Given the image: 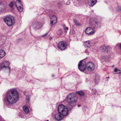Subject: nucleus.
I'll list each match as a JSON object with an SVG mask.
<instances>
[{
    "instance_id": "58836bf2",
    "label": "nucleus",
    "mask_w": 121,
    "mask_h": 121,
    "mask_svg": "<svg viewBox=\"0 0 121 121\" xmlns=\"http://www.w3.org/2000/svg\"><path fill=\"white\" fill-rule=\"evenodd\" d=\"M107 81H108V79H107Z\"/></svg>"
},
{
    "instance_id": "39448f33",
    "label": "nucleus",
    "mask_w": 121,
    "mask_h": 121,
    "mask_svg": "<svg viewBox=\"0 0 121 121\" xmlns=\"http://www.w3.org/2000/svg\"><path fill=\"white\" fill-rule=\"evenodd\" d=\"M79 69L82 71H83L86 68V62L83 60H82L79 62L78 65Z\"/></svg>"
},
{
    "instance_id": "393cba45",
    "label": "nucleus",
    "mask_w": 121,
    "mask_h": 121,
    "mask_svg": "<svg viewBox=\"0 0 121 121\" xmlns=\"http://www.w3.org/2000/svg\"><path fill=\"white\" fill-rule=\"evenodd\" d=\"M14 5V2H11L9 4V6L11 8H12Z\"/></svg>"
},
{
    "instance_id": "1a4fd4ad",
    "label": "nucleus",
    "mask_w": 121,
    "mask_h": 121,
    "mask_svg": "<svg viewBox=\"0 0 121 121\" xmlns=\"http://www.w3.org/2000/svg\"><path fill=\"white\" fill-rule=\"evenodd\" d=\"M65 41H62L59 42L58 44L57 47L60 50H63L67 47Z\"/></svg>"
},
{
    "instance_id": "f03ea898",
    "label": "nucleus",
    "mask_w": 121,
    "mask_h": 121,
    "mask_svg": "<svg viewBox=\"0 0 121 121\" xmlns=\"http://www.w3.org/2000/svg\"><path fill=\"white\" fill-rule=\"evenodd\" d=\"M66 98L68 103L67 106L70 109H71L75 106V103L77 101L78 97L75 94L71 93L68 95Z\"/></svg>"
},
{
    "instance_id": "f257e3e1",
    "label": "nucleus",
    "mask_w": 121,
    "mask_h": 121,
    "mask_svg": "<svg viewBox=\"0 0 121 121\" xmlns=\"http://www.w3.org/2000/svg\"><path fill=\"white\" fill-rule=\"evenodd\" d=\"M19 93L15 89L11 90L7 93L4 100L6 104L10 106L17 102L18 99Z\"/></svg>"
},
{
    "instance_id": "6ab92c4d",
    "label": "nucleus",
    "mask_w": 121,
    "mask_h": 121,
    "mask_svg": "<svg viewBox=\"0 0 121 121\" xmlns=\"http://www.w3.org/2000/svg\"><path fill=\"white\" fill-rule=\"evenodd\" d=\"M76 93L81 96H84L85 93L82 90L76 91Z\"/></svg>"
},
{
    "instance_id": "cd10ccee",
    "label": "nucleus",
    "mask_w": 121,
    "mask_h": 121,
    "mask_svg": "<svg viewBox=\"0 0 121 121\" xmlns=\"http://www.w3.org/2000/svg\"><path fill=\"white\" fill-rule=\"evenodd\" d=\"M6 55V53H0V60L4 56Z\"/></svg>"
},
{
    "instance_id": "f8f14e48",
    "label": "nucleus",
    "mask_w": 121,
    "mask_h": 121,
    "mask_svg": "<svg viewBox=\"0 0 121 121\" xmlns=\"http://www.w3.org/2000/svg\"><path fill=\"white\" fill-rule=\"evenodd\" d=\"M110 48L108 46H106L104 45L101 46L100 47V49L101 52H107L110 51Z\"/></svg>"
},
{
    "instance_id": "c9c22d12",
    "label": "nucleus",
    "mask_w": 121,
    "mask_h": 121,
    "mask_svg": "<svg viewBox=\"0 0 121 121\" xmlns=\"http://www.w3.org/2000/svg\"><path fill=\"white\" fill-rule=\"evenodd\" d=\"M96 92V91H95L94 92H93V94H95Z\"/></svg>"
},
{
    "instance_id": "9d476101",
    "label": "nucleus",
    "mask_w": 121,
    "mask_h": 121,
    "mask_svg": "<svg viewBox=\"0 0 121 121\" xmlns=\"http://www.w3.org/2000/svg\"><path fill=\"white\" fill-rule=\"evenodd\" d=\"M85 31V33L88 35H92L95 32V30L91 27H89L86 28Z\"/></svg>"
},
{
    "instance_id": "9b49d317",
    "label": "nucleus",
    "mask_w": 121,
    "mask_h": 121,
    "mask_svg": "<svg viewBox=\"0 0 121 121\" xmlns=\"http://www.w3.org/2000/svg\"><path fill=\"white\" fill-rule=\"evenodd\" d=\"M41 24L40 22L35 21L33 23V27L34 29L38 30L40 28Z\"/></svg>"
},
{
    "instance_id": "4468645a",
    "label": "nucleus",
    "mask_w": 121,
    "mask_h": 121,
    "mask_svg": "<svg viewBox=\"0 0 121 121\" xmlns=\"http://www.w3.org/2000/svg\"><path fill=\"white\" fill-rule=\"evenodd\" d=\"M54 117L56 120L60 121L62 119L63 117L59 113H57L55 115Z\"/></svg>"
},
{
    "instance_id": "ddd939ff",
    "label": "nucleus",
    "mask_w": 121,
    "mask_h": 121,
    "mask_svg": "<svg viewBox=\"0 0 121 121\" xmlns=\"http://www.w3.org/2000/svg\"><path fill=\"white\" fill-rule=\"evenodd\" d=\"M51 22L50 24L52 26L53 24V22H54V25L56 22L57 21V18L56 16L55 15H53L52 17L50 16Z\"/></svg>"
},
{
    "instance_id": "bb28decb",
    "label": "nucleus",
    "mask_w": 121,
    "mask_h": 121,
    "mask_svg": "<svg viewBox=\"0 0 121 121\" xmlns=\"http://www.w3.org/2000/svg\"><path fill=\"white\" fill-rule=\"evenodd\" d=\"M116 9L118 12H121V6H118V7Z\"/></svg>"
},
{
    "instance_id": "a878e982",
    "label": "nucleus",
    "mask_w": 121,
    "mask_h": 121,
    "mask_svg": "<svg viewBox=\"0 0 121 121\" xmlns=\"http://www.w3.org/2000/svg\"><path fill=\"white\" fill-rule=\"evenodd\" d=\"M97 78H98L96 76L95 78V82L96 83H98L99 81V79Z\"/></svg>"
},
{
    "instance_id": "4c0bfd02",
    "label": "nucleus",
    "mask_w": 121,
    "mask_h": 121,
    "mask_svg": "<svg viewBox=\"0 0 121 121\" xmlns=\"http://www.w3.org/2000/svg\"><path fill=\"white\" fill-rule=\"evenodd\" d=\"M107 78H109V77H107Z\"/></svg>"
},
{
    "instance_id": "dca6fc26",
    "label": "nucleus",
    "mask_w": 121,
    "mask_h": 121,
    "mask_svg": "<svg viewBox=\"0 0 121 121\" xmlns=\"http://www.w3.org/2000/svg\"><path fill=\"white\" fill-rule=\"evenodd\" d=\"M84 47L86 48H89L91 45L90 42L87 41L84 42Z\"/></svg>"
},
{
    "instance_id": "423d86ee",
    "label": "nucleus",
    "mask_w": 121,
    "mask_h": 121,
    "mask_svg": "<svg viewBox=\"0 0 121 121\" xmlns=\"http://www.w3.org/2000/svg\"><path fill=\"white\" fill-rule=\"evenodd\" d=\"M90 21L95 28H97L100 27L101 22L100 21L97 20L96 19L94 18L91 19Z\"/></svg>"
},
{
    "instance_id": "b1692460",
    "label": "nucleus",
    "mask_w": 121,
    "mask_h": 121,
    "mask_svg": "<svg viewBox=\"0 0 121 121\" xmlns=\"http://www.w3.org/2000/svg\"><path fill=\"white\" fill-rule=\"evenodd\" d=\"M57 34L59 35H60L63 33V32L61 30H59L57 31Z\"/></svg>"
},
{
    "instance_id": "f3484780",
    "label": "nucleus",
    "mask_w": 121,
    "mask_h": 121,
    "mask_svg": "<svg viewBox=\"0 0 121 121\" xmlns=\"http://www.w3.org/2000/svg\"><path fill=\"white\" fill-rule=\"evenodd\" d=\"M15 4L16 7H17L21 5H22V3L21 1L20 0H17L15 2Z\"/></svg>"
},
{
    "instance_id": "c85d7f7f",
    "label": "nucleus",
    "mask_w": 121,
    "mask_h": 121,
    "mask_svg": "<svg viewBox=\"0 0 121 121\" xmlns=\"http://www.w3.org/2000/svg\"><path fill=\"white\" fill-rule=\"evenodd\" d=\"M29 96H26V101L28 103H29L30 99H29Z\"/></svg>"
},
{
    "instance_id": "e433bc0d",
    "label": "nucleus",
    "mask_w": 121,
    "mask_h": 121,
    "mask_svg": "<svg viewBox=\"0 0 121 121\" xmlns=\"http://www.w3.org/2000/svg\"><path fill=\"white\" fill-rule=\"evenodd\" d=\"M52 77H54V75L53 74L52 75Z\"/></svg>"
},
{
    "instance_id": "f704fd0d",
    "label": "nucleus",
    "mask_w": 121,
    "mask_h": 121,
    "mask_svg": "<svg viewBox=\"0 0 121 121\" xmlns=\"http://www.w3.org/2000/svg\"><path fill=\"white\" fill-rule=\"evenodd\" d=\"M80 106H81V105H80L78 104V107H79Z\"/></svg>"
},
{
    "instance_id": "0eeeda50",
    "label": "nucleus",
    "mask_w": 121,
    "mask_h": 121,
    "mask_svg": "<svg viewBox=\"0 0 121 121\" xmlns=\"http://www.w3.org/2000/svg\"><path fill=\"white\" fill-rule=\"evenodd\" d=\"M5 23L8 26H11L13 23L11 17L9 16H5L4 18Z\"/></svg>"
},
{
    "instance_id": "72a5a7b5",
    "label": "nucleus",
    "mask_w": 121,
    "mask_h": 121,
    "mask_svg": "<svg viewBox=\"0 0 121 121\" xmlns=\"http://www.w3.org/2000/svg\"><path fill=\"white\" fill-rule=\"evenodd\" d=\"M52 38L51 37H49V39L50 40H51L52 39Z\"/></svg>"
},
{
    "instance_id": "412c9836",
    "label": "nucleus",
    "mask_w": 121,
    "mask_h": 121,
    "mask_svg": "<svg viewBox=\"0 0 121 121\" xmlns=\"http://www.w3.org/2000/svg\"><path fill=\"white\" fill-rule=\"evenodd\" d=\"M23 4L16 7L18 10L20 12H22L23 10Z\"/></svg>"
},
{
    "instance_id": "2eb2a0df",
    "label": "nucleus",
    "mask_w": 121,
    "mask_h": 121,
    "mask_svg": "<svg viewBox=\"0 0 121 121\" xmlns=\"http://www.w3.org/2000/svg\"><path fill=\"white\" fill-rule=\"evenodd\" d=\"M96 2V0H88V3L90 7H92Z\"/></svg>"
},
{
    "instance_id": "6e6552de",
    "label": "nucleus",
    "mask_w": 121,
    "mask_h": 121,
    "mask_svg": "<svg viewBox=\"0 0 121 121\" xmlns=\"http://www.w3.org/2000/svg\"><path fill=\"white\" fill-rule=\"evenodd\" d=\"M86 69L89 72L93 71L95 69V65L93 63L89 62L86 64Z\"/></svg>"
},
{
    "instance_id": "7ed1b4c3",
    "label": "nucleus",
    "mask_w": 121,
    "mask_h": 121,
    "mask_svg": "<svg viewBox=\"0 0 121 121\" xmlns=\"http://www.w3.org/2000/svg\"><path fill=\"white\" fill-rule=\"evenodd\" d=\"M58 112L63 116L67 115L68 113V109L66 107L61 104L58 107Z\"/></svg>"
},
{
    "instance_id": "473e14b6",
    "label": "nucleus",
    "mask_w": 121,
    "mask_h": 121,
    "mask_svg": "<svg viewBox=\"0 0 121 121\" xmlns=\"http://www.w3.org/2000/svg\"><path fill=\"white\" fill-rule=\"evenodd\" d=\"M119 47L120 48V49L121 50V43H120V45H119Z\"/></svg>"
},
{
    "instance_id": "c756f323",
    "label": "nucleus",
    "mask_w": 121,
    "mask_h": 121,
    "mask_svg": "<svg viewBox=\"0 0 121 121\" xmlns=\"http://www.w3.org/2000/svg\"><path fill=\"white\" fill-rule=\"evenodd\" d=\"M0 53H6L5 51L2 49H0Z\"/></svg>"
},
{
    "instance_id": "5701e85b",
    "label": "nucleus",
    "mask_w": 121,
    "mask_h": 121,
    "mask_svg": "<svg viewBox=\"0 0 121 121\" xmlns=\"http://www.w3.org/2000/svg\"><path fill=\"white\" fill-rule=\"evenodd\" d=\"M114 71L115 72H117L118 73H121V71L117 68H115Z\"/></svg>"
},
{
    "instance_id": "7c9ffc66",
    "label": "nucleus",
    "mask_w": 121,
    "mask_h": 121,
    "mask_svg": "<svg viewBox=\"0 0 121 121\" xmlns=\"http://www.w3.org/2000/svg\"><path fill=\"white\" fill-rule=\"evenodd\" d=\"M63 28L64 29L66 30H68V27H66V26L65 25H64L63 26Z\"/></svg>"
},
{
    "instance_id": "aec40b11",
    "label": "nucleus",
    "mask_w": 121,
    "mask_h": 121,
    "mask_svg": "<svg viewBox=\"0 0 121 121\" xmlns=\"http://www.w3.org/2000/svg\"><path fill=\"white\" fill-rule=\"evenodd\" d=\"M24 111L26 113H28L29 112V108L26 106H24L23 107Z\"/></svg>"
},
{
    "instance_id": "a211bd4d",
    "label": "nucleus",
    "mask_w": 121,
    "mask_h": 121,
    "mask_svg": "<svg viewBox=\"0 0 121 121\" xmlns=\"http://www.w3.org/2000/svg\"><path fill=\"white\" fill-rule=\"evenodd\" d=\"M5 7L3 4H0V13H3L5 10Z\"/></svg>"
},
{
    "instance_id": "20e7f679",
    "label": "nucleus",
    "mask_w": 121,
    "mask_h": 121,
    "mask_svg": "<svg viewBox=\"0 0 121 121\" xmlns=\"http://www.w3.org/2000/svg\"><path fill=\"white\" fill-rule=\"evenodd\" d=\"M10 62L8 61L5 60L3 61L0 64V71H1L2 69H9V72H10Z\"/></svg>"
},
{
    "instance_id": "2f4dec72",
    "label": "nucleus",
    "mask_w": 121,
    "mask_h": 121,
    "mask_svg": "<svg viewBox=\"0 0 121 121\" xmlns=\"http://www.w3.org/2000/svg\"><path fill=\"white\" fill-rule=\"evenodd\" d=\"M48 33H47L46 34H44V35H42V37H45L48 34Z\"/></svg>"
},
{
    "instance_id": "4be33fe9",
    "label": "nucleus",
    "mask_w": 121,
    "mask_h": 121,
    "mask_svg": "<svg viewBox=\"0 0 121 121\" xmlns=\"http://www.w3.org/2000/svg\"><path fill=\"white\" fill-rule=\"evenodd\" d=\"M73 22L75 23V25L76 26H79L80 25V24L79 22L77 20L75 19H73Z\"/></svg>"
}]
</instances>
